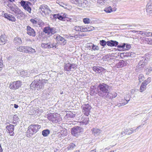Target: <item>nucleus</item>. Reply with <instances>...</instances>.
<instances>
[{"instance_id": "obj_1", "label": "nucleus", "mask_w": 152, "mask_h": 152, "mask_svg": "<svg viewBox=\"0 0 152 152\" xmlns=\"http://www.w3.org/2000/svg\"><path fill=\"white\" fill-rule=\"evenodd\" d=\"M41 128V126L38 124H31L28 128L26 133L28 137H30L36 133Z\"/></svg>"}, {"instance_id": "obj_2", "label": "nucleus", "mask_w": 152, "mask_h": 152, "mask_svg": "<svg viewBox=\"0 0 152 152\" xmlns=\"http://www.w3.org/2000/svg\"><path fill=\"white\" fill-rule=\"evenodd\" d=\"M98 88L100 90L98 92V95L102 97H104L110 90L109 86L104 83H100Z\"/></svg>"}, {"instance_id": "obj_3", "label": "nucleus", "mask_w": 152, "mask_h": 152, "mask_svg": "<svg viewBox=\"0 0 152 152\" xmlns=\"http://www.w3.org/2000/svg\"><path fill=\"white\" fill-rule=\"evenodd\" d=\"M19 3L26 11L30 14L31 13V8L30 7L31 4L30 2L28 1L22 0Z\"/></svg>"}, {"instance_id": "obj_4", "label": "nucleus", "mask_w": 152, "mask_h": 152, "mask_svg": "<svg viewBox=\"0 0 152 152\" xmlns=\"http://www.w3.org/2000/svg\"><path fill=\"white\" fill-rule=\"evenodd\" d=\"M43 86V85L40 80H34L30 85V87L32 89L37 88V90L41 89Z\"/></svg>"}, {"instance_id": "obj_5", "label": "nucleus", "mask_w": 152, "mask_h": 152, "mask_svg": "<svg viewBox=\"0 0 152 152\" xmlns=\"http://www.w3.org/2000/svg\"><path fill=\"white\" fill-rule=\"evenodd\" d=\"M77 68V65L75 64L69 63H65L64 65V70L66 71H74Z\"/></svg>"}, {"instance_id": "obj_6", "label": "nucleus", "mask_w": 152, "mask_h": 152, "mask_svg": "<svg viewBox=\"0 0 152 152\" xmlns=\"http://www.w3.org/2000/svg\"><path fill=\"white\" fill-rule=\"evenodd\" d=\"M82 107L84 115L86 116H88L90 112V110L91 108V106L88 104H85L82 105Z\"/></svg>"}, {"instance_id": "obj_7", "label": "nucleus", "mask_w": 152, "mask_h": 152, "mask_svg": "<svg viewBox=\"0 0 152 152\" xmlns=\"http://www.w3.org/2000/svg\"><path fill=\"white\" fill-rule=\"evenodd\" d=\"M82 131L83 129L81 127L78 126H75L72 129L71 132L72 134L75 136L76 137Z\"/></svg>"}, {"instance_id": "obj_8", "label": "nucleus", "mask_w": 152, "mask_h": 152, "mask_svg": "<svg viewBox=\"0 0 152 152\" xmlns=\"http://www.w3.org/2000/svg\"><path fill=\"white\" fill-rule=\"evenodd\" d=\"M21 85V82L20 81H18L11 83L10 86V88L16 89L18 88Z\"/></svg>"}, {"instance_id": "obj_9", "label": "nucleus", "mask_w": 152, "mask_h": 152, "mask_svg": "<svg viewBox=\"0 0 152 152\" xmlns=\"http://www.w3.org/2000/svg\"><path fill=\"white\" fill-rule=\"evenodd\" d=\"M54 38L60 44L63 45H65L66 43V40L63 37L59 35H54Z\"/></svg>"}, {"instance_id": "obj_10", "label": "nucleus", "mask_w": 152, "mask_h": 152, "mask_svg": "<svg viewBox=\"0 0 152 152\" xmlns=\"http://www.w3.org/2000/svg\"><path fill=\"white\" fill-rule=\"evenodd\" d=\"M57 44L54 43H51L48 42L47 43H42L41 45V47L44 48H55L56 47Z\"/></svg>"}, {"instance_id": "obj_11", "label": "nucleus", "mask_w": 152, "mask_h": 152, "mask_svg": "<svg viewBox=\"0 0 152 152\" xmlns=\"http://www.w3.org/2000/svg\"><path fill=\"white\" fill-rule=\"evenodd\" d=\"M27 33L30 36L33 37L35 36L36 34V32L33 28H32L30 26H28L26 27Z\"/></svg>"}, {"instance_id": "obj_12", "label": "nucleus", "mask_w": 152, "mask_h": 152, "mask_svg": "<svg viewBox=\"0 0 152 152\" xmlns=\"http://www.w3.org/2000/svg\"><path fill=\"white\" fill-rule=\"evenodd\" d=\"M14 126L12 124H10L6 126V129L8 130V132L10 133L11 136H14Z\"/></svg>"}, {"instance_id": "obj_13", "label": "nucleus", "mask_w": 152, "mask_h": 152, "mask_svg": "<svg viewBox=\"0 0 152 152\" xmlns=\"http://www.w3.org/2000/svg\"><path fill=\"white\" fill-rule=\"evenodd\" d=\"M59 115L57 113H50L48 115V119L53 122L56 120V118Z\"/></svg>"}, {"instance_id": "obj_14", "label": "nucleus", "mask_w": 152, "mask_h": 152, "mask_svg": "<svg viewBox=\"0 0 152 152\" xmlns=\"http://www.w3.org/2000/svg\"><path fill=\"white\" fill-rule=\"evenodd\" d=\"M117 96V94L116 93H113V94L110 93L109 92V91L108 93L106 94L105 96L103 98H106L108 99H112L113 98Z\"/></svg>"}, {"instance_id": "obj_15", "label": "nucleus", "mask_w": 152, "mask_h": 152, "mask_svg": "<svg viewBox=\"0 0 152 152\" xmlns=\"http://www.w3.org/2000/svg\"><path fill=\"white\" fill-rule=\"evenodd\" d=\"M146 11L148 13H151L152 12V0H150L146 6Z\"/></svg>"}, {"instance_id": "obj_16", "label": "nucleus", "mask_w": 152, "mask_h": 152, "mask_svg": "<svg viewBox=\"0 0 152 152\" xmlns=\"http://www.w3.org/2000/svg\"><path fill=\"white\" fill-rule=\"evenodd\" d=\"M13 42L16 45H20L22 44V41L21 38L17 37L14 38Z\"/></svg>"}, {"instance_id": "obj_17", "label": "nucleus", "mask_w": 152, "mask_h": 152, "mask_svg": "<svg viewBox=\"0 0 152 152\" xmlns=\"http://www.w3.org/2000/svg\"><path fill=\"white\" fill-rule=\"evenodd\" d=\"M4 17L9 20L12 21H15V18L13 15L7 13H5L4 15Z\"/></svg>"}, {"instance_id": "obj_18", "label": "nucleus", "mask_w": 152, "mask_h": 152, "mask_svg": "<svg viewBox=\"0 0 152 152\" xmlns=\"http://www.w3.org/2000/svg\"><path fill=\"white\" fill-rule=\"evenodd\" d=\"M118 42L115 41L111 40L107 42V45L109 46H116L118 45Z\"/></svg>"}, {"instance_id": "obj_19", "label": "nucleus", "mask_w": 152, "mask_h": 152, "mask_svg": "<svg viewBox=\"0 0 152 152\" xmlns=\"http://www.w3.org/2000/svg\"><path fill=\"white\" fill-rule=\"evenodd\" d=\"M88 1L86 0H81L79 4V6L82 7H85L88 5Z\"/></svg>"}, {"instance_id": "obj_20", "label": "nucleus", "mask_w": 152, "mask_h": 152, "mask_svg": "<svg viewBox=\"0 0 152 152\" xmlns=\"http://www.w3.org/2000/svg\"><path fill=\"white\" fill-rule=\"evenodd\" d=\"M27 47L25 46H20L17 47L16 49L18 51L20 52L26 53Z\"/></svg>"}, {"instance_id": "obj_21", "label": "nucleus", "mask_w": 152, "mask_h": 152, "mask_svg": "<svg viewBox=\"0 0 152 152\" xmlns=\"http://www.w3.org/2000/svg\"><path fill=\"white\" fill-rule=\"evenodd\" d=\"M6 36L4 34H1L0 36V44L4 45L5 44L6 42Z\"/></svg>"}, {"instance_id": "obj_22", "label": "nucleus", "mask_w": 152, "mask_h": 152, "mask_svg": "<svg viewBox=\"0 0 152 152\" xmlns=\"http://www.w3.org/2000/svg\"><path fill=\"white\" fill-rule=\"evenodd\" d=\"M93 70L96 72L100 73L104 71V68L99 66H94L93 67Z\"/></svg>"}, {"instance_id": "obj_23", "label": "nucleus", "mask_w": 152, "mask_h": 152, "mask_svg": "<svg viewBox=\"0 0 152 152\" xmlns=\"http://www.w3.org/2000/svg\"><path fill=\"white\" fill-rule=\"evenodd\" d=\"M93 133L95 135H98L99 134L102 132L101 130L100 129L97 128H94L91 129Z\"/></svg>"}, {"instance_id": "obj_24", "label": "nucleus", "mask_w": 152, "mask_h": 152, "mask_svg": "<svg viewBox=\"0 0 152 152\" xmlns=\"http://www.w3.org/2000/svg\"><path fill=\"white\" fill-rule=\"evenodd\" d=\"M12 11L14 12L16 15H19L23 14V12L21 10L17 7L16 8H15L14 7L12 8Z\"/></svg>"}, {"instance_id": "obj_25", "label": "nucleus", "mask_w": 152, "mask_h": 152, "mask_svg": "<svg viewBox=\"0 0 152 152\" xmlns=\"http://www.w3.org/2000/svg\"><path fill=\"white\" fill-rule=\"evenodd\" d=\"M145 60H140L138 63L137 67L139 68H143L144 66L146 64V63L145 62Z\"/></svg>"}, {"instance_id": "obj_26", "label": "nucleus", "mask_w": 152, "mask_h": 152, "mask_svg": "<svg viewBox=\"0 0 152 152\" xmlns=\"http://www.w3.org/2000/svg\"><path fill=\"white\" fill-rule=\"evenodd\" d=\"M43 31L45 34H47L49 36H50V27L47 26L44 28Z\"/></svg>"}, {"instance_id": "obj_27", "label": "nucleus", "mask_w": 152, "mask_h": 152, "mask_svg": "<svg viewBox=\"0 0 152 152\" xmlns=\"http://www.w3.org/2000/svg\"><path fill=\"white\" fill-rule=\"evenodd\" d=\"M26 53H34L36 51L35 50L30 47H27Z\"/></svg>"}, {"instance_id": "obj_28", "label": "nucleus", "mask_w": 152, "mask_h": 152, "mask_svg": "<svg viewBox=\"0 0 152 152\" xmlns=\"http://www.w3.org/2000/svg\"><path fill=\"white\" fill-rule=\"evenodd\" d=\"M121 26H125L124 29H127V28H132L133 26H135V25L134 24H132L131 25L128 24H124L121 25Z\"/></svg>"}, {"instance_id": "obj_29", "label": "nucleus", "mask_w": 152, "mask_h": 152, "mask_svg": "<svg viewBox=\"0 0 152 152\" xmlns=\"http://www.w3.org/2000/svg\"><path fill=\"white\" fill-rule=\"evenodd\" d=\"M50 133V131L48 129L43 130L42 132V134L43 136L47 137Z\"/></svg>"}, {"instance_id": "obj_30", "label": "nucleus", "mask_w": 152, "mask_h": 152, "mask_svg": "<svg viewBox=\"0 0 152 152\" xmlns=\"http://www.w3.org/2000/svg\"><path fill=\"white\" fill-rule=\"evenodd\" d=\"M147 85L146 84V83H144L143 82L142 83L140 86V92H142L143 91L145 90L146 88V86Z\"/></svg>"}, {"instance_id": "obj_31", "label": "nucleus", "mask_w": 152, "mask_h": 152, "mask_svg": "<svg viewBox=\"0 0 152 152\" xmlns=\"http://www.w3.org/2000/svg\"><path fill=\"white\" fill-rule=\"evenodd\" d=\"M58 31V30L55 28L50 27V36L57 33Z\"/></svg>"}, {"instance_id": "obj_32", "label": "nucleus", "mask_w": 152, "mask_h": 152, "mask_svg": "<svg viewBox=\"0 0 152 152\" xmlns=\"http://www.w3.org/2000/svg\"><path fill=\"white\" fill-rule=\"evenodd\" d=\"M48 6L47 5H42L40 6L39 9L41 10V11L43 12H45V10L46 9V7H48Z\"/></svg>"}, {"instance_id": "obj_33", "label": "nucleus", "mask_w": 152, "mask_h": 152, "mask_svg": "<svg viewBox=\"0 0 152 152\" xmlns=\"http://www.w3.org/2000/svg\"><path fill=\"white\" fill-rule=\"evenodd\" d=\"M104 11L107 13H110L113 12V10L111 7L110 6L108 7L105 8L104 10Z\"/></svg>"}, {"instance_id": "obj_34", "label": "nucleus", "mask_w": 152, "mask_h": 152, "mask_svg": "<svg viewBox=\"0 0 152 152\" xmlns=\"http://www.w3.org/2000/svg\"><path fill=\"white\" fill-rule=\"evenodd\" d=\"M80 1L81 0H71L70 1L72 3L77 5L79 6Z\"/></svg>"}, {"instance_id": "obj_35", "label": "nucleus", "mask_w": 152, "mask_h": 152, "mask_svg": "<svg viewBox=\"0 0 152 152\" xmlns=\"http://www.w3.org/2000/svg\"><path fill=\"white\" fill-rule=\"evenodd\" d=\"M93 46L92 47V49L91 51H97L99 50V47L96 45H95L93 44V45H92Z\"/></svg>"}, {"instance_id": "obj_36", "label": "nucleus", "mask_w": 152, "mask_h": 152, "mask_svg": "<svg viewBox=\"0 0 152 152\" xmlns=\"http://www.w3.org/2000/svg\"><path fill=\"white\" fill-rule=\"evenodd\" d=\"M75 115L71 112H69L67 113L66 115V117L73 118L75 117Z\"/></svg>"}, {"instance_id": "obj_37", "label": "nucleus", "mask_w": 152, "mask_h": 152, "mask_svg": "<svg viewBox=\"0 0 152 152\" xmlns=\"http://www.w3.org/2000/svg\"><path fill=\"white\" fill-rule=\"evenodd\" d=\"M129 100L130 99L127 100L126 99H122L121 101L122 103H120L121 104V106H123L127 104L129 101Z\"/></svg>"}, {"instance_id": "obj_38", "label": "nucleus", "mask_w": 152, "mask_h": 152, "mask_svg": "<svg viewBox=\"0 0 152 152\" xmlns=\"http://www.w3.org/2000/svg\"><path fill=\"white\" fill-rule=\"evenodd\" d=\"M99 44L101 46L104 47L106 44H107V42H106V41L104 40H100L99 41Z\"/></svg>"}, {"instance_id": "obj_39", "label": "nucleus", "mask_w": 152, "mask_h": 152, "mask_svg": "<svg viewBox=\"0 0 152 152\" xmlns=\"http://www.w3.org/2000/svg\"><path fill=\"white\" fill-rule=\"evenodd\" d=\"M75 146V144L73 143H70L67 147L68 150H72Z\"/></svg>"}, {"instance_id": "obj_40", "label": "nucleus", "mask_w": 152, "mask_h": 152, "mask_svg": "<svg viewBox=\"0 0 152 152\" xmlns=\"http://www.w3.org/2000/svg\"><path fill=\"white\" fill-rule=\"evenodd\" d=\"M138 78L139 81L140 82H141L144 80V77L142 74H140L139 75Z\"/></svg>"}, {"instance_id": "obj_41", "label": "nucleus", "mask_w": 152, "mask_h": 152, "mask_svg": "<svg viewBox=\"0 0 152 152\" xmlns=\"http://www.w3.org/2000/svg\"><path fill=\"white\" fill-rule=\"evenodd\" d=\"M146 72L148 74L150 73L152 71V66H149L145 69Z\"/></svg>"}, {"instance_id": "obj_42", "label": "nucleus", "mask_w": 152, "mask_h": 152, "mask_svg": "<svg viewBox=\"0 0 152 152\" xmlns=\"http://www.w3.org/2000/svg\"><path fill=\"white\" fill-rule=\"evenodd\" d=\"M30 21L34 25L36 26L37 27L38 26H37L38 21L37 20H35L34 19H31L30 20Z\"/></svg>"}, {"instance_id": "obj_43", "label": "nucleus", "mask_w": 152, "mask_h": 152, "mask_svg": "<svg viewBox=\"0 0 152 152\" xmlns=\"http://www.w3.org/2000/svg\"><path fill=\"white\" fill-rule=\"evenodd\" d=\"M97 2L98 4H100L101 5H102L105 4L106 1L105 0H98Z\"/></svg>"}, {"instance_id": "obj_44", "label": "nucleus", "mask_w": 152, "mask_h": 152, "mask_svg": "<svg viewBox=\"0 0 152 152\" xmlns=\"http://www.w3.org/2000/svg\"><path fill=\"white\" fill-rule=\"evenodd\" d=\"M44 24L42 20H38V23L37 24V26H39V27L42 26Z\"/></svg>"}, {"instance_id": "obj_45", "label": "nucleus", "mask_w": 152, "mask_h": 152, "mask_svg": "<svg viewBox=\"0 0 152 152\" xmlns=\"http://www.w3.org/2000/svg\"><path fill=\"white\" fill-rule=\"evenodd\" d=\"M87 27L88 31H92L94 29V27L91 26H87Z\"/></svg>"}, {"instance_id": "obj_46", "label": "nucleus", "mask_w": 152, "mask_h": 152, "mask_svg": "<svg viewBox=\"0 0 152 152\" xmlns=\"http://www.w3.org/2000/svg\"><path fill=\"white\" fill-rule=\"evenodd\" d=\"M145 40L147 41V43L151 45L152 44V39H148V38H145Z\"/></svg>"}, {"instance_id": "obj_47", "label": "nucleus", "mask_w": 152, "mask_h": 152, "mask_svg": "<svg viewBox=\"0 0 152 152\" xmlns=\"http://www.w3.org/2000/svg\"><path fill=\"white\" fill-rule=\"evenodd\" d=\"M83 22L85 23H89L91 21V20L88 18H85L83 20Z\"/></svg>"}, {"instance_id": "obj_48", "label": "nucleus", "mask_w": 152, "mask_h": 152, "mask_svg": "<svg viewBox=\"0 0 152 152\" xmlns=\"http://www.w3.org/2000/svg\"><path fill=\"white\" fill-rule=\"evenodd\" d=\"M46 8V9L45 10V12H44L45 14H49L51 12V11L50 10L48 7Z\"/></svg>"}, {"instance_id": "obj_49", "label": "nucleus", "mask_w": 152, "mask_h": 152, "mask_svg": "<svg viewBox=\"0 0 152 152\" xmlns=\"http://www.w3.org/2000/svg\"><path fill=\"white\" fill-rule=\"evenodd\" d=\"M81 26H75L74 28V29L76 31H80L81 32Z\"/></svg>"}, {"instance_id": "obj_50", "label": "nucleus", "mask_w": 152, "mask_h": 152, "mask_svg": "<svg viewBox=\"0 0 152 152\" xmlns=\"http://www.w3.org/2000/svg\"><path fill=\"white\" fill-rule=\"evenodd\" d=\"M65 14H64V17H63L61 15H60L59 14V15H58V19L60 20H64V19H65V17H66V15L65 16Z\"/></svg>"}, {"instance_id": "obj_51", "label": "nucleus", "mask_w": 152, "mask_h": 152, "mask_svg": "<svg viewBox=\"0 0 152 152\" xmlns=\"http://www.w3.org/2000/svg\"><path fill=\"white\" fill-rule=\"evenodd\" d=\"M128 132H129V130H128V129H124V131L122 132L121 134L122 135L124 136V135H125L126 134H127V133Z\"/></svg>"}, {"instance_id": "obj_52", "label": "nucleus", "mask_w": 152, "mask_h": 152, "mask_svg": "<svg viewBox=\"0 0 152 152\" xmlns=\"http://www.w3.org/2000/svg\"><path fill=\"white\" fill-rule=\"evenodd\" d=\"M3 67V64L2 60H0V71H1Z\"/></svg>"}, {"instance_id": "obj_53", "label": "nucleus", "mask_w": 152, "mask_h": 152, "mask_svg": "<svg viewBox=\"0 0 152 152\" xmlns=\"http://www.w3.org/2000/svg\"><path fill=\"white\" fill-rule=\"evenodd\" d=\"M19 119V118L18 116L16 115H14L13 117V120L15 121H18Z\"/></svg>"}, {"instance_id": "obj_54", "label": "nucleus", "mask_w": 152, "mask_h": 152, "mask_svg": "<svg viewBox=\"0 0 152 152\" xmlns=\"http://www.w3.org/2000/svg\"><path fill=\"white\" fill-rule=\"evenodd\" d=\"M87 26L85 27L81 26V32H86L88 31Z\"/></svg>"}, {"instance_id": "obj_55", "label": "nucleus", "mask_w": 152, "mask_h": 152, "mask_svg": "<svg viewBox=\"0 0 152 152\" xmlns=\"http://www.w3.org/2000/svg\"><path fill=\"white\" fill-rule=\"evenodd\" d=\"M93 45V44L91 43H88L87 44V47L89 49V50H91L92 49V47L93 45Z\"/></svg>"}, {"instance_id": "obj_56", "label": "nucleus", "mask_w": 152, "mask_h": 152, "mask_svg": "<svg viewBox=\"0 0 152 152\" xmlns=\"http://www.w3.org/2000/svg\"><path fill=\"white\" fill-rule=\"evenodd\" d=\"M151 80V78H148V79L145 80V81L143 82L144 83H146V84L147 85L148 84Z\"/></svg>"}, {"instance_id": "obj_57", "label": "nucleus", "mask_w": 152, "mask_h": 152, "mask_svg": "<svg viewBox=\"0 0 152 152\" xmlns=\"http://www.w3.org/2000/svg\"><path fill=\"white\" fill-rule=\"evenodd\" d=\"M89 121V120H88V119H86L83 120V123L84 124L86 125L88 123Z\"/></svg>"}, {"instance_id": "obj_58", "label": "nucleus", "mask_w": 152, "mask_h": 152, "mask_svg": "<svg viewBox=\"0 0 152 152\" xmlns=\"http://www.w3.org/2000/svg\"><path fill=\"white\" fill-rule=\"evenodd\" d=\"M129 132H128V134L130 135L134 131L132 128L129 129Z\"/></svg>"}, {"instance_id": "obj_59", "label": "nucleus", "mask_w": 152, "mask_h": 152, "mask_svg": "<svg viewBox=\"0 0 152 152\" xmlns=\"http://www.w3.org/2000/svg\"><path fill=\"white\" fill-rule=\"evenodd\" d=\"M41 82L42 84L43 83H47L48 82V80L42 79L41 81Z\"/></svg>"}, {"instance_id": "obj_60", "label": "nucleus", "mask_w": 152, "mask_h": 152, "mask_svg": "<svg viewBox=\"0 0 152 152\" xmlns=\"http://www.w3.org/2000/svg\"><path fill=\"white\" fill-rule=\"evenodd\" d=\"M7 6L9 8H10L11 10H12V8H14V7L12 6V5L11 4L9 3L7 4Z\"/></svg>"}, {"instance_id": "obj_61", "label": "nucleus", "mask_w": 152, "mask_h": 152, "mask_svg": "<svg viewBox=\"0 0 152 152\" xmlns=\"http://www.w3.org/2000/svg\"><path fill=\"white\" fill-rule=\"evenodd\" d=\"M152 32H146L145 35L147 36H151V37Z\"/></svg>"}, {"instance_id": "obj_62", "label": "nucleus", "mask_w": 152, "mask_h": 152, "mask_svg": "<svg viewBox=\"0 0 152 152\" xmlns=\"http://www.w3.org/2000/svg\"><path fill=\"white\" fill-rule=\"evenodd\" d=\"M138 32H140V34L144 36L145 35V31H138Z\"/></svg>"}, {"instance_id": "obj_63", "label": "nucleus", "mask_w": 152, "mask_h": 152, "mask_svg": "<svg viewBox=\"0 0 152 152\" xmlns=\"http://www.w3.org/2000/svg\"><path fill=\"white\" fill-rule=\"evenodd\" d=\"M58 15H59V14L53 15V18H55V19H56V18L58 19Z\"/></svg>"}, {"instance_id": "obj_64", "label": "nucleus", "mask_w": 152, "mask_h": 152, "mask_svg": "<svg viewBox=\"0 0 152 152\" xmlns=\"http://www.w3.org/2000/svg\"><path fill=\"white\" fill-rule=\"evenodd\" d=\"M91 93H92V94H96V93L95 92V91H93L92 89H93V88H91Z\"/></svg>"}]
</instances>
